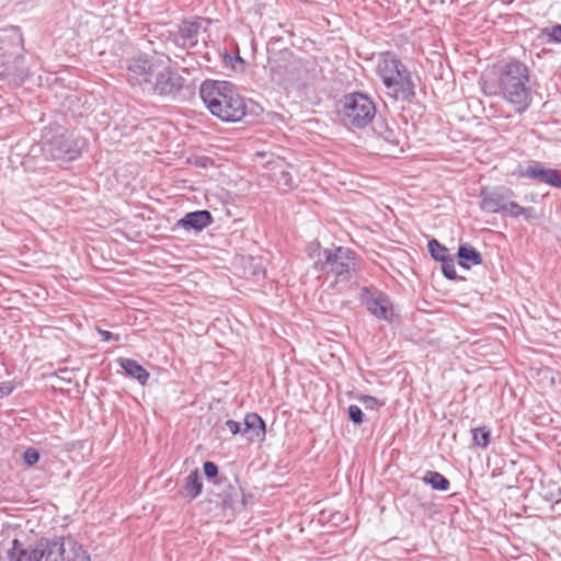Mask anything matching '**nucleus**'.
<instances>
[{
    "instance_id": "nucleus-17",
    "label": "nucleus",
    "mask_w": 561,
    "mask_h": 561,
    "mask_svg": "<svg viewBox=\"0 0 561 561\" xmlns=\"http://www.w3.org/2000/svg\"><path fill=\"white\" fill-rule=\"evenodd\" d=\"M214 221L211 214L208 210H195L187 213L181 218L178 225L187 231L201 232Z\"/></svg>"
},
{
    "instance_id": "nucleus-8",
    "label": "nucleus",
    "mask_w": 561,
    "mask_h": 561,
    "mask_svg": "<svg viewBox=\"0 0 561 561\" xmlns=\"http://www.w3.org/2000/svg\"><path fill=\"white\" fill-rule=\"evenodd\" d=\"M39 547L44 561H90L87 551L75 542H69V550H67L61 537L42 538Z\"/></svg>"
},
{
    "instance_id": "nucleus-35",
    "label": "nucleus",
    "mask_w": 561,
    "mask_h": 561,
    "mask_svg": "<svg viewBox=\"0 0 561 561\" xmlns=\"http://www.w3.org/2000/svg\"><path fill=\"white\" fill-rule=\"evenodd\" d=\"M481 89L485 95H495L497 93L496 88L486 81L481 83Z\"/></svg>"
},
{
    "instance_id": "nucleus-23",
    "label": "nucleus",
    "mask_w": 561,
    "mask_h": 561,
    "mask_svg": "<svg viewBox=\"0 0 561 561\" xmlns=\"http://www.w3.org/2000/svg\"><path fill=\"white\" fill-rule=\"evenodd\" d=\"M472 443L474 446L485 449L491 442V431L486 426L471 430Z\"/></svg>"
},
{
    "instance_id": "nucleus-12",
    "label": "nucleus",
    "mask_w": 561,
    "mask_h": 561,
    "mask_svg": "<svg viewBox=\"0 0 561 561\" xmlns=\"http://www.w3.org/2000/svg\"><path fill=\"white\" fill-rule=\"evenodd\" d=\"M366 297L363 299L367 310L378 319L391 322L394 318V310L388 296L379 293L371 294L365 288Z\"/></svg>"
},
{
    "instance_id": "nucleus-5",
    "label": "nucleus",
    "mask_w": 561,
    "mask_h": 561,
    "mask_svg": "<svg viewBox=\"0 0 561 561\" xmlns=\"http://www.w3.org/2000/svg\"><path fill=\"white\" fill-rule=\"evenodd\" d=\"M83 141L61 126L43 129L41 149L47 159L72 161L81 154Z\"/></svg>"
},
{
    "instance_id": "nucleus-28",
    "label": "nucleus",
    "mask_w": 561,
    "mask_h": 561,
    "mask_svg": "<svg viewBox=\"0 0 561 561\" xmlns=\"http://www.w3.org/2000/svg\"><path fill=\"white\" fill-rule=\"evenodd\" d=\"M442 271L446 278L448 279H456L457 278V272L456 266L453 257H448L446 260H443L442 262Z\"/></svg>"
},
{
    "instance_id": "nucleus-6",
    "label": "nucleus",
    "mask_w": 561,
    "mask_h": 561,
    "mask_svg": "<svg viewBox=\"0 0 561 561\" xmlns=\"http://www.w3.org/2000/svg\"><path fill=\"white\" fill-rule=\"evenodd\" d=\"M337 115L347 128L364 129L375 118L376 105L362 92L347 93L337 103Z\"/></svg>"
},
{
    "instance_id": "nucleus-20",
    "label": "nucleus",
    "mask_w": 561,
    "mask_h": 561,
    "mask_svg": "<svg viewBox=\"0 0 561 561\" xmlns=\"http://www.w3.org/2000/svg\"><path fill=\"white\" fill-rule=\"evenodd\" d=\"M459 265L466 270L471 265H480L482 263V255L472 245L462 244L458 249Z\"/></svg>"
},
{
    "instance_id": "nucleus-13",
    "label": "nucleus",
    "mask_w": 561,
    "mask_h": 561,
    "mask_svg": "<svg viewBox=\"0 0 561 561\" xmlns=\"http://www.w3.org/2000/svg\"><path fill=\"white\" fill-rule=\"evenodd\" d=\"M201 23L197 21H184L172 34V42L183 49L194 48L198 43Z\"/></svg>"
},
{
    "instance_id": "nucleus-34",
    "label": "nucleus",
    "mask_w": 561,
    "mask_h": 561,
    "mask_svg": "<svg viewBox=\"0 0 561 561\" xmlns=\"http://www.w3.org/2000/svg\"><path fill=\"white\" fill-rule=\"evenodd\" d=\"M14 387L11 382H1L0 383V399L5 398L12 393Z\"/></svg>"
},
{
    "instance_id": "nucleus-21",
    "label": "nucleus",
    "mask_w": 561,
    "mask_h": 561,
    "mask_svg": "<svg viewBox=\"0 0 561 561\" xmlns=\"http://www.w3.org/2000/svg\"><path fill=\"white\" fill-rule=\"evenodd\" d=\"M203 490V483L198 470H194L187 474L184 480L182 494L190 500L196 499Z\"/></svg>"
},
{
    "instance_id": "nucleus-31",
    "label": "nucleus",
    "mask_w": 561,
    "mask_h": 561,
    "mask_svg": "<svg viewBox=\"0 0 561 561\" xmlns=\"http://www.w3.org/2000/svg\"><path fill=\"white\" fill-rule=\"evenodd\" d=\"M359 402L364 404L366 409H375L377 407H381L383 403L380 402L377 398L373 396H362L359 397Z\"/></svg>"
},
{
    "instance_id": "nucleus-15",
    "label": "nucleus",
    "mask_w": 561,
    "mask_h": 561,
    "mask_svg": "<svg viewBox=\"0 0 561 561\" xmlns=\"http://www.w3.org/2000/svg\"><path fill=\"white\" fill-rule=\"evenodd\" d=\"M520 175L530 180H537L553 187H556V185H561V176L559 172L556 169L546 168L539 162L529 164L524 171H522Z\"/></svg>"
},
{
    "instance_id": "nucleus-29",
    "label": "nucleus",
    "mask_w": 561,
    "mask_h": 561,
    "mask_svg": "<svg viewBox=\"0 0 561 561\" xmlns=\"http://www.w3.org/2000/svg\"><path fill=\"white\" fill-rule=\"evenodd\" d=\"M348 419L356 425H360L364 421V413L356 404H351L347 409Z\"/></svg>"
},
{
    "instance_id": "nucleus-19",
    "label": "nucleus",
    "mask_w": 561,
    "mask_h": 561,
    "mask_svg": "<svg viewBox=\"0 0 561 561\" xmlns=\"http://www.w3.org/2000/svg\"><path fill=\"white\" fill-rule=\"evenodd\" d=\"M117 363L125 370L126 375L136 379L140 385L144 386L149 380V373L136 360L130 358H118Z\"/></svg>"
},
{
    "instance_id": "nucleus-2",
    "label": "nucleus",
    "mask_w": 561,
    "mask_h": 561,
    "mask_svg": "<svg viewBox=\"0 0 561 561\" xmlns=\"http://www.w3.org/2000/svg\"><path fill=\"white\" fill-rule=\"evenodd\" d=\"M199 96L210 113L224 122H240L247 114L245 100L227 81H204Z\"/></svg>"
},
{
    "instance_id": "nucleus-7",
    "label": "nucleus",
    "mask_w": 561,
    "mask_h": 561,
    "mask_svg": "<svg viewBox=\"0 0 561 561\" xmlns=\"http://www.w3.org/2000/svg\"><path fill=\"white\" fill-rule=\"evenodd\" d=\"M163 61L148 55L133 58L128 61L127 79L133 87H138L142 93L148 94Z\"/></svg>"
},
{
    "instance_id": "nucleus-16",
    "label": "nucleus",
    "mask_w": 561,
    "mask_h": 561,
    "mask_svg": "<svg viewBox=\"0 0 561 561\" xmlns=\"http://www.w3.org/2000/svg\"><path fill=\"white\" fill-rule=\"evenodd\" d=\"M241 424V435L244 436L248 442L254 443L264 440L266 434L265 422L259 414L248 413Z\"/></svg>"
},
{
    "instance_id": "nucleus-27",
    "label": "nucleus",
    "mask_w": 561,
    "mask_h": 561,
    "mask_svg": "<svg viewBox=\"0 0 561 561\" xmlns=\"http://www.w3.org/2000/svg\"><path fill=\"white\" fill-rule=\"evenodd\" d=\"M540 37L545 38L547 43H561V24L543 27Z\"/></svg>"
},
{
    "instance_id": "nucleus-22",
    "label": "nucleus",
    "mask_w": 561,
    "mask_h": 561,
    "mask_svg": "<svg viewBox=\"0 0 561 561\" xmlns=\"http://www.w3.org/2000/svg\"><path fill=\"white\" fill-rule=\"evenodd\" d=\"M422 480L437 491H447L450 488L449 480L437 471H427Z\"/></svg>"
},
{
    "instance_id": "nucleus-24",
    "label": "nucleus",
    "mask_w": 561,
    "mask_h": 561,
    "mask_svg": "<svg viewBox=\"0 0 561 561\" xmlns=\"http://www.w3.org/2000/svg\"><path fill=\"white\" fill-rule=\"evenodd\" d=\"M531 211H533V208L522 207L517 203L508 199L503 213H505L514 218L519 217V216H524L525 218H530V217H533Z\"/></svg>"
},
{
    "instance_id": "nucleus-1",
    "label": "nucleus",
    "mask_w": 561,
    "mask_h": 561,
    "mask_svg": "<svg viewBox=\"0 0 561 561\" xmlns=\"http://www.w3.org/2000/svg\"><path fill=\"white\" fill-rule=\"evenodd\" d=\"M375 72L382 81L388 96L407 103L414 100L416 87L414 76L394 53H380L376 60Z\"/></svg>"
},
{
    "instance_id": "nucleus-3",
    "label": "nucleus",
    "mask_w": 561,
    "mask_h": 561,
    "mask_svg": "<svg viewBox=\"0 0 561 561\" xmlns=\"http://www.w3.org/2000/svg\"><path fill=\"white\" fill-rule=\"evenodd\" d=\"M499 87L503 98L516 106V111H526L531 102V89L529 87V69L520 61H511L503 66Z\"/></svg>"
},
{
    "instance_id": "nucleus-14",
    "label": "nucleus",
    "mask_w": 561,
    "mask_h": 561,
    "mask_svg": "<svg viewBox=\"0 0 561 561\" xmlns=\"http://www.w3.org/2000/svg\"><path fill=\"white\" fill-rule=\"evenodd\" d=\"M267 178L273 181L280 190L290 191L296 184L288 170V164L280 158L268 161Z\"/></svg>"
},
{
    "instance_id": "nucleus-26",
    "label": "nucleus",
    "mask_w": 561,
    "mask_h": 561,
    "mask_svg": "<svg viewBox=\"0 0 561 561\" xmlns=\"http://www.w3.org/2000/svg\"><path fill=\"white\" fill-rule=\"evenodd\" d=\"M427 247L432 257L436 261L442 262L443 260L450 257L448 249L435 239L428 241Z\"/></svg>"
},
{
    "instance_id": "nucleus-9",
    "label": "nucleus",
    "mask_w": 561,
    "mask_h": 561,
    "mask_svg": "<svg viewBox=\"0 0 561 561\" xmlns=\"http://www.w3.org/2000/svg\"><path fill=\"white\" fill-rule=\"evenodd\" d=\"M185 81V78L175 69L163 62L147 95H157L168 100H174L183 90Z\"/></svg>"
},
{
    "instance_id": "nucleus-18",
    "label": "nucleus",
    "mask_w": 561,
    "mask_h": 561,
    "mask_svg": "<svg viewBox=\"0 0 561 561\" xmlns=\"http://www.w3.org/2000/svg\"><path fill=\"white\" fill-rule=\"evenodd\" d=\"M10 561H42L43 552H41L39 540L35 547L26 548L19 540L12 541V547L8 551Z\"/></svg>"
},
{
    "instance_id": "nucleus-32",
    "label": "nucleus",
    "mask_w": 561,
    "mask_h": 561,
    "mask_svg": "<svg viewBox=\"0 0 561 561\" xmlns=\"http://www.w3.org/2000/svg\"><path fill=\"white\" fill-rule=\"evenodd\" d=\"M204 473L208 479H213L218 474V467L213 461H206L204 463Z\"/></svg>"
},
{
    "instance_id": "nucleus-10",
    "label": "nucleus",
    "mask_w": 561,
    "mask_h": 561,
    "mask_svg": "<svg viewBox=\"0 0 561 561\" xmlns=\"http://www.w3.org/2000/svg\"><path fill=\"white\" fill-rule=\"evenodd\" d=\"M271 79L278 84H287L299 79L301 64L300 60L288 56L280 55L270 58L267 64Z\"/></svg>"
},
{
    "instance_id": "nucleus-4",
    "label": "nucleus",
    "mask_w": 561,
    "mask_h": 561,
    "mask_svg": "<svg viewBox=\"0 0 561 561\" xmlns=\"http://www.w3.org/2000/svg\"><path fill=\"white\" fill-rule=\"evenodd\" d=\"M313 268L332 277L335 285L348 283L356 274L355 252L345 247L319 250Z\"/></svg>"
},
{
    "instance_id": "nucleus-11",
    "label": "nucleus",
    "mask_w": 561,
    "mask_h": 561,
    "mask_svg": "<svg viewBox=\"0 0 561 561\" xmlns=\"http://www.w3.org/2000/svg\"><path fill=\"white\" fill-rule=\"evenodd\" d=\"M479 197L481 210L491 214L503 213L507 201L514 197V192L505 186L482 188Z\"/></svg>"
},
{
    "instance_id": "nucleus-25",
    "label": "nucleus",
    "mask_w": 561,
    "mask_h": 561,
    "mask_svg": "<svg viewBox=\"0 0 561 561\" xmlns=\"http://www.w3.org/2000/svg\"><path fill=\"white\" fill-rule=\"evenodd\" d=\"M378 135L388 144L397 146L399 144V133L397 129L389 127L386 124H381L376 127Z\"/></svg>"
},
{
    "instance_id": "nucleus-33",
    "label": "nucleus",
    "mask_w": 561,
    "mask_h": 561,
    "mask_svg": "<svg viewBox=\"0 0 561 561\" xmlns=\"http://www.w3.org/2000/svg\"><path fill=\"white\" fill-rule=\"evenodd\" d=\"M226 427L231 432L232 435L242 434V424L240 422L228 420Z\"/></svg>"
},
{
    "instance_id": "nucleus-30",
    "label": "nucleus",
    "mask_w": 561,
    "mask_h": 561,
    "mask_svg": "<svg viewBox=\"0 0 561 561\" xmlns=\"http://www.w3.org/2000/svg\"><path fill=\"white\" fill-rule=\"evenodd\" d=\"M23 460L27 466H33L39 460V453L37 449L30 447L23 454Z\"/></svg>"
},
{
    "instance_id": "nucleus-36",
    "label": "nucleus",
    "mask_w": 561,
    "mask_h": 561,
    "mask_svg": "<svg viewBox=\"0 0 561 561\" xmlns=\"http://www.w3.org/2000/svg\"><path fill=\"white\" fill-rule=\"evenodd\" d=\"M99 333L103 341H112V340L117 341L118 340V335H115L114 333H112L110 331L100 330Z\"/></svg>"
}]
</instances>
